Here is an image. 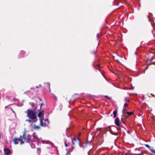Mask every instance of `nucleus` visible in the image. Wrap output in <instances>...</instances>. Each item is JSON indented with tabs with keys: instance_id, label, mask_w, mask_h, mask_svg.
Returning <instances> with one entry per match:
<instances>
[{
	"instance_id": "nucleus-1",
	"label": "nucleus",
	"mask_w": 155,
	"mask_h": 155,
	"mask_svg": "<svg viewBox=\"0 0 155 155\" xmlns=\"http://www.w3.org/2000/svg\"><path fill=\"white\" fill-rule=\"evenodd\" d=\"M27 115L31 119L33 120V122L37 121V116L35 112L32 110H28L27 111Z\"/></svg>"
},
{
	"instance_id": "nucleus-2",
	"label": "nucleus",
	"mask_w": 155,
	"mask_h": 155,
	"mask_svg": "<svg viewBox=\"0 0 155 155\" xmlns=\"http://www.w3.org/2000/svg\"><path fill=\"white\" fill-rule=\"evenodd\" d=\"M22 137V140L24 139V142L27 143L28 142L29 140H30V138L31 137V136H30L29 134H28V136L26 135V132H24L22 135L21 136Z\"/></svg>"
},
{
	"instance_id": "nucleus-3",
	"label": "nucleus",
	"mask_w": 155,
	"mask_h": 155,
	"mask_svg": "<svg viewBox=\"0 0 155 155\" xmlns=\"http://www.w3.org/2000/svg\"><path fill=\"white\" fill-rule=\"evenodd\" d=\"M44 87L45 89H48L50 92H51V90L50 88V84L49 82L45 83Z\"/></svg>"
},
{
	"instance_id": "nucleus-4",
	"label": "nucleus",
	"mask_w": 155,
	"mask_h": 155,
	"mask_svg": "<svg viewBox=\"0 0 155 155\" xmlns=\"http://www.w3.org/2000/svg\"><path fill=\"white\" fill-rule=\"evenodd\" d=\"M4 151L6 155H8L11 153V150L8 148H4Z\"/></svg>"
},
{
	"instance_id": "nucleus-5",
	"label": "nucleus",
	"mask_w": 155,
	"mask_h": 155,
	"mask_svg": "<svg viewBox=\"0 0 155 155\" xmlns=\"http://www.w3.org/2000/svg\"><path fill=\"white\" fill-rule=\"evenodd\" d=\"M115 125L117 126H120V121L119 119L118 118H117L115 120Z\"/></svg>"
},
{
	"instance_id": "nucleus-6",
	"label": "nucleus",
	"mask_w": 155,
	"mask_h": 155,
	"mask_svg": "<svg viewBox=\"0 0 155 155\" xmlns=\"http://www.w3.org/2000/svg\"><path fill=\"white\" fill-rule=\"evenodd\" d=\"M18 142H20V144L24 143V142L22 140V138L21 135L20 136V137L19 138H18Z\"/></svg>"
},
{
	"instance_id": "nucleus-7",
	"label": "nucleus",
	"mask_w": 155,
	"mask_h": 155,
	"mask_svg": "<svg viewBox=\"0 0 155 155\" xmlns=\"http://www.w3.org/2000/svg\"><path fill=\"white\" fill-rule=\"evenodd\" d=\"M74 141H75L76 142H77L78 143V144H79L80 145V146H81L80 143V141H79L78 140H77L75 138L73 139L72 140L73 145H74L75 144Z\"/></svg>"
},
{
	"instance_id": "nucleus-8",
	"label": "nucleus",
	"mask_w": 155,
	"mask_h": 155,
	"mask_svg": "<svg viewBox=\"0 0 155 155\" xmlns=\"http://www.w3.org/2000/svg\"><path fill=\"white\" fill-rule=\"evenodd\" d=\"M40 125L41 126L44 127H45L46 126H47L46 123H44L42 120H40Z\"/></svg>"
},
{
	"instance_id": "nucleus-9",
	"label": "nucleus",
	"mask_w": 155,
	"mask_h": 155,
	"mask_svg": "<svg viewBox=\"0 0 155 155\" xmlns=\"http://www.w3.org/2000/svg\"><path fill=\"white\" fill-rule=\"evenodd\" d=\"M13 143L15 144H17L18 143V138L15 137L13 140Z\"/></svg>"
},
{
	"instance_id": "nucleus-10",
	"label": "nucleus",
	"mask_w": 155,
	"mask_h": 155,
	"mask_svg": "<svg viewBox=\"0 0 155 155\" xmlns=\"http://www.w3.org/2000/svg\"><path fill=\"white\" fill-rule=\"evenodd\" d=\"M97 47L94 48V49H92L91 50V53L94 54H95L97 52Z\"/></svg>"
},
{
	"instance_id": "nucleus-11",
	"label": "nucleus",
	"mask_w": 155,
	"mask_h": 155,
	"mask_svg": "<svg viewBox=\"0 0 155 155\" xmlns=\"http://www.w3.org/2000/svg\"><path fill=\"white\" fill-rule=\"evenodd\" d=\"M43 112V111L39 112L38 114V117H42L44 114Z\"/></svg>"
},
{
	"instance_id": "nucleus-12",
	"label": "nucleus",
	"mask_w": 155,
	"mask_h": 155,
	"mask_svg": "<svg viewBox=\"0 0 155 155\" xmlns=\"http://www.w3.org/2000/svg\"><path fill=\"white\" fill-rule=\"evenodd\" d=\"M34 129L37 130H38L40 129V127L39 126H37L35 124L34 125Z\"/></svg>"
},
{
	"instance_id": "nucleus-13",
	"label": "nucleus",
	"mask_w": 155,
	"mask_h": 155,
	"mask_svg": "<svg viewBox=\"0 0 155 155\" xmlns=\"http://www.w3.org/2000/svg\"><path fill=\"white\" fill-rule=\"evenodd\" d=\"M114 117V118H116L117 114V110H115L113 112Z\"/></svg>"
},
{
	"instance_id": "nucleus-14",
	"label": "nucleus",
	"mask_w": 155,
	"mask_h": 155,
	"mask_svg": "<svg viewBox=\"0 0 155 155\" xmlns=\"http://www.w3.org/2000/svg\"><path fill=\"white\" fill-rule=\"evenodd\" d=\"M126 113L127 114L128 116H129L131 115V114H133L134 112H126Z\"/></svg>"
},
{
	"instance_id": "nucleus-15",
	"label": "nucleus",
	"mask_w": 155,
	"mask_h": 155,
	"mask_svg": "<svg viewBox=\"0 0 155 155\" xmlns=\"http://www.w3.org/2000/svg\"><path fill=\"white\" fill-rule=\"evenodd\" d=\"M30 92V91L29 90H28L27 91L25 92L24 93V94H26V95H28V94Z\"/></svg>"
},
{
	"instance_id": "nucleus-16",
	"label": "nucleus",
	"mask_w": 155,
	"mask_h": 155,
	"mask_svg": "<svg viewBox=\"0 0 155 155\" xmlns=\"http://www.w3.org/2000/svg\"><path fill=\"white\" fill-rule=\"evenodd\" d=\"M150 150L152 153H154V155H155V150H153L152 149H150Z\"/></svg>"
},
{
	"instance_id": "nucleus-17",
	"label": "nucleus",
	"mask_w": 155,
	"mask_h": 155,
	"mask_svg": "<svg viewBox=\"0 0 155 155\" xmlns=\"http://www.w3.org/2000/svg\"><path fill=\"white\" fill-rule=\"evenodd\" d=\"M144 145H145V146H146V147H147L148 148H149V149H150V147L148 144H145Z\"/></svg>"
},
{
	"instance_id": "nucleus-18",
	"label": "nucleus",
	"mask_w": 155,
	"mask_h": 155,
	"mask_svg": "<svg viewBox=\"0 0 155 155\" xmlns=\"http://www.w3.org/2000/svg\"><path fill=\"white\" fill-rule=\"evenodd\" d=\"M126 111V109L124 108L123 109V111H122V113L123 114H124V113Z\"/></svg>"
},
{
	"instance_id": "nucleus-19",
	"label": "nucleus",
	"mask_w": 155,
	"mask_h": 155,
	"mask_svg": "<svg viewBox=\"0 0 155 155\" xmlns=\"http://www.w3.org/2000/svg\"><path fill=\"white\" fill-rule=\"evenodd\" d=\"M27 120L29 123H31V122H33V120H32L31 119V120L28 119V120Z\"/></svg>"
},
{
	"instance_id": "nucleus-20",
	"label": "nucleus",
	"mask_w": 155,
	"mask_h": 155,
	"mask_svg": "<svg viewBox=\"0 0 155 155\" xmlns=\"http://www.w3.org/2000/svg\"><path fill=\"white\" fill-rule=\"evenodd\" d=\"M111 134H114V135H116L118 134V132H116V133H114L113 132H112V131H111Z\"/></svg>"
},
{
	"instance_id": "nucleus-21",
	"label": "nucleus",
	"mask_w": 155,
	"mask_h": 155,
	"mask_svg": "<svg viewBox=\"0 0 155 155\" xmlns=\"http://www.w3.org/2000/svg\"><path fill=\"white\" fill-rule=\"evenodd\" d=\"M128 106V104L126 103H125L124 104V106L125 107H127Z\"/></svg>"
},
{
	"instance_id": "nucleus-22",
	"label": "nucleus",
	"mask_w": 155,
	"mask_h": 155,
	"mask_svg": "<svg viewBox=\"0 0 155 155\" xmlns=\"http://www.w3.org/2000/svg\"><path fill=\"white\" fill-rule=\"evenodd\" d=\"M105 97L107 99H110V97H109L108 96V95H106V96H105Z\"/></svg>"
},
{
	"instance_id": "nucleus-23",
	"label": "nucleus",
	"mask_w": 155,
	"mask_h": 155,
	"mask_svg": "<svg viewBox=\"0 0 155 155\" xmlns=\"http://www.w3.org/2000/svg\"><path fill=\"white\" fill-rule=\"evenodd\" d=\"M41 87V85H38V86H36V88H38V87Z\"/></svg>"
},
{
	"instance_id": "nucleus-24",
	"label": "nucleus",
	"mask_w": 155,
	"mask_h": 155,
	"mask_svg": "<svg viewBox=\"0 0 155 155\" xmlns=\"http://www.w3.org/2000/svg\"><path fill=\"white\" fill-rule=\"evenodd\" d=\"M148 66H147L144 68V70L145 71L147 70V69H148Z\"/></svg>"
},
{
	"instance_id": "nucleus-25",
	"label": "nucleus",
	"mask_w": 155,
	"mask_h": 155,
	"mask_svg": "<svg viewBox=\"0 0 155 155\" xmlns=\"http://www.w3.org/2000/svg\"><path fill=\"white\" fill-rule=\"evenodd\" d=\"M67 155H70V152H68L67 153Z\"/></svg>"
},
{
	"instance_id": "nucleus-26",
	"label": "nucleus",
	"mask_w": 155,
	"mask_h": 155,
	"mask_svg": "<svg viewBox=\"0 0 155 155\" xmlns=\"http://www.w3.org/2000/svg\"><path fill=\"white\" fill-rule=\"evenodd\" d=\"M64 144H65V146L66 147H67L68 146H67V144H66V141H65L64 142Z\"/></svg>"
},
{
	"instance_id": "nucleus-27",
	"label": "nucleus",
	"mask_w": 155,
	"mask_h": 155,
	"mask_svg": "<svg viewBox=\"0 0 155 155\" xmlns=\"http://www.w3.org/2000/svg\"><path fill=\"white\" fill-rule=\"evenodd\" d=\"M2 137V134L1 133H0V139Z\"/></svg>"
},
{
	"instance_id": "nucleus-28",
	"label": "nucleus",
	"mask_w": 155,
	"mask_h": 155,
	"mask_svg": "<svg viewBox=\"0 0 155 155\" xmlns=\"http://www.w3.org/2000/svg\"><path fill=\"white\" fill-rule=\"evenodd\" d=\"M151 64H155V62H152Z\"/></svg>"
},
{
	"instance_id": "nucleus-29",
	"label": "nucleus",
	"mask_w": 155,
	"mask_h": 155,
	"mask_svg": "<svg viewBox=\"0 0 155 155\" xmlns=\"http://www.w3.org/2000/svg\"><path fill=\"white\" fill-rule=\"evenodd\" d=\"M43 105V103H41V106H40V108H41V107Z\"/></svg>"
},
{
	"instance_id": "nucleus-30",
	"label": "nucleus",
	"mask_w": 155,
	"mask_h": 155,
	"mask_svg": "<svg viewBox=\"0 0 155 155\" xmlns=\"http://www.w3.org/2000/svg\"><path fill=\"white\" fill-rule=\"evenodd\" d=\"M90 143V141L89 142L87 140V142H86V143Z\"/></svg>"
},
{
	"instance_id": "nucleus-31",
	"label": "nucleus",
	"mask_w": 155,
	"mask_h": 155,
	"mask_svg": "<svg viewBox=\"0 0 155 155\" xmlns=\"http://www.w3.org/2000/svg\"><path fill=\"white\" fill-rule=\"evenodd\" d=\"M45 121H48V119H45Z\"/></svg>"
},
{
	"instance_id": "nucleus-32",
	"label": "nucleus",
	"mask_w": 155,
	"mask_h": 155,
	"mask_svg": "<svg viewBox=\"0 0 155 155\" xmlns=\"http://www.w3.org/2000/svg\"><path fill=\"white\" fill-rule=\"evenodd\" d=\"M137 154L138 155H142V154H141V153H137Z\"/></svg>"
},
{
	"instance_id": "nucleus-33",
	"label": "nucleus",
	"mask_w": 155,
	"mask_h": 155,
	"mask_svg": "<svg viewBox=\"0 0 155 155\" xmlns=\"http://www.w3.org/2000/svg\"><path fill=\"white\" fill-rule=\"evenodd\" d=\"M97 66H98V67H99V68H100V65L99 64H97Z\"/></svg>"
},
{
	"instance_id": "nucleus-34",
	"label": "nucleus",
	"mask_w": 155,
	"mask_h": 155,
	"mask_svg": "<svg viewBox=\"0 0 155 155\" xmlns=\"http://www.w3.org/2000/svg\"><path fill=\"white\" fill-rule=\"evenodd\" d=\"M99 45V42H98V43H97V46Z\"/></svg>"
},
{
	"instance_id": "nucleus-35",
	"label": "nucleus",
	"mask_w": 155,
	"mask_h": 155,
	"mask_svg": "<svg viewBox=\"0 0 155 155\" xmlns=\"http://www.w3.org/2000/svg\"><path fill=\"white\" fill-rule=\"evenodd\" d=\"M154 78L155 79V72L154 73Z\"/></svg>"
},
{
	"instance_id": "nucleus-36",
	"label": "nucleus",
	"mask_w": 155,
	"mask_h": 155,
	"mask_svg": "<svg viewBox=\"0 0 155 155\" xmlns=\"http://www.w3.org/2000/svg\"><path fill=\"white\" fill-rule=\"evenodd\" d=\"M81 133H79V136H80V135H81Z\"/></svg>"
},
{
	"instance_id": "nucleus-37",
	"label": "nucleus",
	"mask_w": 155,
	"mask_h": 155,
	"mask_svg": "<svg viewBox=\"0 0 155 155\" xmlns=\"http://www.w3.org/2000/svg\"><path fill=\"white\" fill-rule=\"evenodd\" d=\"M127 102H129V100H127Z\"/></svg>"
},
{
	"instance_id": "nucleus-38",
	"label": "nucleus",
	"mask_w": 155,
	"mask_h": 155,
	"mask_svg": "<svg viewBox=\"0 0 155 155\" xmlns=\"http://www.w3.org/2000/svg\"><path fill=\"white\" fill-rule=\"evenodd\" d=\"M72 148L74 149V147H73V146H72Z\"/></svg>"
},
{
	"instance_id": "nucleus-39",
	"label": "nucleus",
	"mask_w": 155,
	"mask_h": 155,
	"mask_svg": "<svg viewBox=\"0 0 155 155\" xmlns=\"http://www.w3.org/2000/svg\"><path fill=\"white\" fill-rule=\"evenodd\" d=\"M117 108H115V110H117Z\"/></svg>"
},
{
	"instance_id": "nucleus-40",
	"label": "nucleus",
	"mask_w": 155,
	"mask_h": 155,
	"mask_svg": "<svg viewBox=\"0 0 155 155\" xmlns=\"http://www.w3.org/2000/svg\"><path fill=\"white\" fill-rule=\"evenodd\" d=\"M151 95H152L153 96H154V95L153 94H151Z\"/></svg>"
},
{
	"instance_id": "nucleus-41",
	"label": "nucleus",
	"mask_w": 155,
	"mask_h": 155,
	"mask_svg": "<svg viewBox=\"0 0 155 155\" xmlns=\"http://www.w3.org/2000/svg\"><path fill=\"white\" fill-rule=\"evenodd\" d=\"M55 99L57 100V98H56V97H55Z\"/></svg>"
},
{
	"instance_id": "nucleus-42",
	"label": "nucleus",
	"mask_w": 155,
	"mask_h": 155,
	"mask_svg": "<svg viewBox=\"0 0 155 155\" xmlns=\"http://www.w3.org/2000/svg\"><path fill=\"white\" fill-rule=\"evenodd\" d=\"M117 61H119V60H117Z\"/></svg>"
},
{
	"instance_id": "nucleus-43",
	"label": "nucleus",
	"mask_w": 155,
	"mask_h": 155,
	"mask_svg": "<svg viewBox=\"0 0 155 155\" xmlns=\"http://www.w3.org/2000/svg\"><path fill=\"white\" fill-rule=\"evenodd\" d=\"M22 53H24L25 52H23H23H22Z\"/></svg>"
},
{
	"instance_id": "nucleus-44",
	"label": "nucleus",
	"mask_w": 155,
	"mask_h": 155,
	"mask_svg": "<svg viewBox=\"0 0 155 155\" xmlns=\"http://www.w3.org/2000/svg\"><path fill=\"white\" fill-rule=\"evenodd\" d=\"M148 18H149V15L148 16Z\"/></svg>"
},
{
	"instance_id": "nucleus-45",
	"label": "nucleus",
	"mask_w": 155,
	"mask_h": 155,
	"mask_svg": "<svg viewBox=\"0 0 155 155\" xmlns=\"http://www.w3.org/2000/svg\"><path fill=\"white\" fill-rule=\"evenodd\" d=\"M84 129V128H83V130Z\"/></svg>"
}]
</instances>
